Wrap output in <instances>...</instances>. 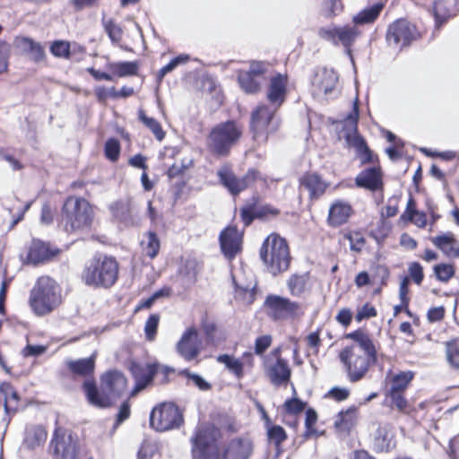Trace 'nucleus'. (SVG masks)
I'll list each match as a JSON object with an SVG mask.
<instances>
[{"label":"nucleus","mask_w":459,"mask_h":459,"mask_svg":"<svg viewBox=\"0 0 459 459\" xmlns=\"http://www.w3.org/2000/svg\"><path fill=\"white\" fill-rule=\"evenodd\" d=\"M352 214V206L348 202L336 200L329 207L327 222L331 227H339L345 224Z\"/></svg>","instance_id":"obj_22"},{"label":"nucleus","mask_w":459,"mask_h":459,"mask_svg":"<svg viewBox=\"0 0 459 459\" xmlns=\"http://www.w3.org/2000/svg\"><path fill=\"white\" fill-rule=\"evenodd\" d=\"M433 12L437 29H439L453 15L444 1L435 2Z\"/></svg>","instance_id":"obj_45"},{"label":"nucleus","mask_w":459,"mask_h":459,"mask_svg":"<svg viewBox=\"0 0 459 459\" xmlns=\"http://www.w3.org/2000/svg\"><path fill=\"white\" fill-rule=\"evenodd\" d=\"M139 119L153 133L157 140H163L165 132L156 119L147 117L143 110L139 111Z\"/></svg>","instance_id":"obj_47"},{"label":"nucleus","mask_w":459,"mask_h":459,"mask_svg":"<svg viewBox=\"0 0 459 459\" xmlns=\"http://www.w3.org/2000/svg\"><path fill=\"white\" fill-rule=\"evenodd\" d=\"M92 217V208L87 200L70 196L63 206L61 225L68 233H80L90 228Z\"/></svg>","instance_id":"obj_5"},{"label":"nucleus","mask_w":459,"mask_h":459,"mask_svg":"<svg viewBox=\"0 0 459 459\" xmlns=\"http://www.w3.org/2000/svg\"><path fill=\"white\" fill-rule=\"evenodd\" d=\"M109 211L117 221L126 225L134 223V207L130 198L115 201L109 205Z\"/></svg>","instance_id":"obj_24"},{"label":"nucleus","mask_w":459,"mask_h":459,"mask_svg":"<svg viewBox=\"0 0 459 459\" xmlns=\"http://www.w3.org/2000/svg\"><path fill=\"white\" fill-rule=\"evenodd\" d=\"M420 37L414 24L405 19H398L388 26L385 39L389 48L401 51Z\"/></svg>","instance_id":"obj_10"},{"label":"nucleus","mask_w":459,"mask_h":459,"mask_svg":"<svg viewBox=\"0 0 459 459\" xmlns=\"http://www.w3.org/2000/svg\"><path fill=\"white\" fill-rule=\"evenodd\" d=\"M96 353L86 359L72 360L68 362V368L74 374L80 376H89L93 373L95 367Z\"/></svg>","instance_id":"obj_34"},{"label":"nucleus","mask_w":459,"mask_h":459,"mask_svg":"<svg viewBox=\"0 0 459 459\" xmlns=\"http://www.w3.org/2000/svg\"><path fill=\"white\" fill-rule=\"evenodd\" d=\"M133 92V88H122L120 91H116L115 88H98L96 95L99 100L105 101L108 99L126 98Z\"/></svg>","instance_id":"obj_41"},{"label":"nucleus","mask_w":459,"mask_h":459,"mask_svg":"<svg viewBox=\"0 0 459 459\" xmlns=\"http://www.w3.org/2000/svg\"><path fill=\"white\" fill-rule=\"evenodd\" d=\"M201 340L195 327L187 328L177 343L178 353L186 360L195 359L201 352Z\"/></svg>","instance_id":"obj_17"},{"label":"nucleus","mask_w":459,"mask_h":459,"mask_svg":"<svg viewBox=\"0 0 459 459\" xmlns=\"http://www.w3.org/2000/svg\"><path fill=\"white\" fill-rule=\"evenodd\" d=\"M344 238H346L350 243V248L354 252H360L365 246L366 240L363 235L358 231H350L344 234Z\"/></svg>","instance_id":"obj_53"},{"label":"nucleus","mask_w":459,"mask_h":459,"mask_svg":"<svg viewBox=\"0 0 459 459\" xmlns=\"http://www.w3.org/2000/svg\"><path fill=\"white\" fill-rule=\"evenodd\" d=\"M414 377L412 371H400L395 374L389 373L387 378L389 379L388 391L405 392L410 383Z\"/></svg>","instance_id":"obj_29"},{"label":"nucleus","mask_w":459,"mask_h":459,"mask_svg":"<svg viewBox=\"0 0 459 459\" xmlns=\"http://www.w3.org/2000/svg\"><path fill=\"white\" fill-rule=\"evenodd\" d=\"M408 270L412 281L417 285H420L424 278L422 266L419 263L414 262L409 265Z\"/></svg>","instance_id":"obj_60"},{"label":"nucleus","mask_w":459,"mask_h":459,"mask_svg":"<svg viewBox=\"0 0 459 459\" xmlns=\"http://www.w3.org/2000/svg\"><path fill=\"white\" fill-rule=\"evenodd\" d=\"M183 423V415L171 403H163L155 406L150 415V425L157 431H168L179 428Z\"/></svg>","instance_id":"obj_11"},{"label":"nucleus","mask_w":459,"mask_h":459,"mask_svg":"<svg viewBox=\"0 0 459 459\" xmlns=\"http://www.w3.org/2000/svg\"><path fill=\"white\" fill-rule=\"evenodd\" d=\"M112 81L117 77L131 76L137 74L138 64L132 61L115 62L107 64Z\"/></svg>","instance_id":"obj_30"},{"label":"nucleus","mask_w":459,"mask_h":459,"mask_svg":"<svg viewBox=\"0 0 459 459\" xmlns=\"http://www.w3.org/2000/svg\"><path fill=\"white\" fill-rule=\"evenodd\" d=\"M70 44L64 40L54 41L50 47V52L56 57L69 58L70 57Z\"/></svg>","instance_id":"obj_54"},{"label":"nucleus","mask_w":459,"mask_h":459,"mask_svg":"<svg viewBox=\"0 0 459 459\" xmlns=\"http://www.w3.org/2000/svg\"><path fill=\"white\" fill-rule=\"evenodd\" d=\"M242 135V127L235 121L230 120L216 125L210 131L206 145L208 150L217 156H227L230 149Z\"/></svg>","instance_id":"obj_7"},{"label":"nucleus","mask_w":459,"mask_h":459,"mask_svg":"<svg viewBox=\"0 0 459 459\" xmlns=\"http://www.w3.org/2000/svg\"><path fill=\"white\" fill-rule=\"evenodd\" d=\"M338 82V75L333 69L326 67L317 68L312 78L314 86H334Z\"/></svg>","instance_id":"obj_32"},{"label":"nucleus","mask_w":459,"mask_h":459,"mask_svg":"<svg viewBox=\"0 0 459 459\" xmlns=\"http://www.w3.org/2000/svg\"><path fill=\"white\" fill-rule=\"evenodd\" d=\"M131 372L135 379V386L132 393L134 395L139 391L144 389L152 382L153 376L156 373V366L151 364H133L131 367Z\"/></svg>","instance_id":"obj_25"},{"label":"nucleus","mask_w":459,"mask_h":459,"mask_svg":"<svg viewBox=\"0 0 459 459\" xmlns=\"http://www.w3.org/2000/svg\"><path fill=\"white\" fill-rule=\"evenodd\" d=\"M118 264L113 257L94 258L85 266L82 279L90 287L109 288L117 279Z\"/></svg>","instance_id":"obj_6"},{"label":"nucleus","mask_w":459,"mask_h":459,"mask_svg":"<svg viewBox=\"0 0 459 459\" xmlns=\"http://www.w3.org/2000/svg\"><path fill=\"white\" fill-rule=\"evenodd\" d=\"M221 431L211 424H202L192 437V454L194 459H218V440Z\"/></svg>","instance_id":"obj_8"},{"label":"nucleus","mask_w":459,"mask_h":459,"mask_svg":"<svg viewBox=\"0 0 459 459\" xmlns=\"http://www.w3.org/2000/svg\"><path fill=\"white\" fill-rule=\"evenodd\" d=\"M58 254V249L52 248L48 243L33 239L28 247L26 261L38 264L48 261Z\"/></svg>","instance_id":"obj_21"},{"label":"nucleus","mask_w":459,"mask_h":459,"mask_svg":"<svg viewBox=\"0 0 459 459\" xmlns=\"http://www.w3.org/2000/svg\"><path fill=\"white\" fill-rule=\"evenodd\" d=\"M285 94V88H270V91L267 94L271 102L269 107L276 108L277 109L283 102Z\"/></svg>","instance_id":"obj_58"},{"label":"nucleus","mask_w":459,"mask_h":459,"mask_svg":"<svg viewBox=\"0 0 459 459\" xmlns=\"http://www.w3.org/2000/svg\"><path fill=\"white\" fill-rule=\"evenodd\" d=\"M260 257L266 271L274 276L286 272L291 260L287 241L274 233L269 235L264 241Z\"/></svg>","instance_id":"obj_4"},{"label":"nucleus","mask_w":459,"mask_h":459,"mask_svg":"<svg viewBox=\"0 0 459 459\" xmlns=\"http://www.w3.org/2000/svg\"><path fill=\"white\" fill-rule=\"evenodd\" d=\"M431 241L447 256L451 253L453 246L455 244V239L452 233L437 236L433 238Z\"/></svg>","instance_id":"obj_49"},{"label":"nucleus","mask_w":459,"mask_h":459,"mask_svg":"<svg viewBox=\"0 0 459 459\" xmlns=\"http://www.w3.org/2000/svg\"><path fill=\"white\" fill-rule=\"evenodd\" d=\"M24 49L28 52L29 57L35 63H40L45 58L43 47L30 39L23 40Z\"/></svg>","instance_id":"obj_42"},{"label":"nucleus","mask_w":459,"mask_h":459,"mask_svg":"<svg viewBox=\"0 0 459 459\" xmlns=\"http://www.w3.org/2000/svg\"><path fill=\"white\" fill-rule=\"evenodd\" d=\"M265 305L270 310V315L274 319L286 318L297 314L299 305L287 298L277 295H269L265 299Z\"/></svg>","instance_id":"obj_20"},{"label":"nucleus","mask_w":459,"mask_h":459,"mask_svg":"<svg viewBox=\"0 0 459 459\" xmlns=\"http://www.w3.org/2000/svg\"><path fill=\"white\" fill-rule=\"evenodd\" d=\"M403 394V392L387 391L386 397L390 400L393 408L405 413L408 412L410 406Z\"/></svg>","instance_id":"obj_46"},{"label":"nucleus","mask_w":459,"mask_h":459,"mask_svg":"<svg viewBox=\"0 0 459 459\" xmlns=\"http://www.w3.org/2000/svg\"><path fill=\"white\" fill-rule=\"evenodd\" d=\"M275 113L276 108L269 105H259L252 111L250 130L257 144L265 143L269 135L279 128L280 123Z\"/></svg>","instance_id":"obj_9"},{"label":"nucleus","mask_w":459,"mask_h":459,"mask_svg":"<svg viewBox=\"0 0 459 459\" xmlns=\"http://www.w3.org/2000/svg\"><path fill=\"white\" fill-rule=\"evenodd\" d=\"M190 59L189 56L188 55H186V54H182V55H179L176 57H174L173 59H171V61L167 64L166 65H164L163 67H161L159 72L157 73V82L158 83L160 82V80L169 73L172 72L177 66H178L179 65H182V64H186V62H188Z\"/></svg>","instance_id":"obj_50"},{"label":"nucleus","mask_w":459,"mask_h":459,"mask_svg":"<svg viewBox=\"0 0 459 459\" xmlns=\"http://www.w3.org/2000/svg\"><path fill=\"white\" fill-rule=\"evenodd\" d=\"M272 341V336L268 334L257 337L255 342V353L263 356L264 352L271 346Z\"/></svg>","instance_id":"obj_59"},{"label":"nucleus","mask_w":459,"mask_h":459,"mask_svg":"<svg viewBox=\"0 0 459 459\" xmlns=\"http://www.w3.org/2000/svg\"><path fill=\"white\" fill-rule=\"evenodd\" d=\"M254 450L255 443L248 434L235 437L225 445L221 459H250Z\"/></svg>","instance_id":"obj_16"},{"label":"nucleus","mask_w":459,"mask_h":459,"mask_svg":"<svg viewBox=\"0 0 459 459\" xmlns=\"http://www.w3.org/2000/svg\"><path fill=\"white\" fill-rule=\"evenodd\" d=\"M354 343L345 347L340 353V359L345 367L351 382L362 379L371 364L377 360L376 347L368 333L358 330L347 335Z\"/></svg>","instance_id":"obj_1"},{"label":"nucleus","mask_w":459,"mask_h":459,"mask_svg":"<svg viewBox=\"0 0 459 459\" xmlns=\"http://www.w3.org/2000/svg\"><path fill=\"white\" fill-rule=\"evenodd\" d=\"M317 421V414L316 411L313 409H308L306 411V420H305V426H306V432L305 437H310L315 435H316V430L315 429L314 426Z\"/></svg>","instance_id":"obj_57"},{"label":"nucleus","mask_w":459,"mask_h":459,"mask_svg":"<svg viewBox=\"0 0 459 459\" xmlns=\"http://www.w3.org/2000/svg\"><path fill=\"white\" fill-rule=\"evenodd\" d=\"M267 436L269 442L273 444L276 450V456L281 453V444L287 438L284 429L278 425H267Z\"/></svg>","instance_id":"obj_40"},{"label":"nucleus","mask_w":459,"mask_h":459,"mask_svg":"<svg viewBox=\"0 0 459 459\" xmlns=\"http://www.w3.org/2000/svg\"><path fill=\"white\" fill-rule=\"evenodd\" d=\"M159 322L160 316L157 314L151 315L147 319L144 325V333L147 340L153 341L155 339Z\"/></svg>","instance_id":"obj_55"},{"label":"nucleus","mask_w":459,"mask_h":459,"mask_svg":"<svg viewBox=\"0 0 459 459\" xmlns=\"http://www.w3.org/2000/svg\"><path fill=\"white\" fill-rule=\"evenodd\" d=\"M217 175L220 182L234 195L250 186L258 177L257 171L249 170L244 177L238 178L228 166H222Z\"/></svg>","instance_id":"obj_15"},{"label":"nucleus","mask_w":459,"mask_h":459,"mask_svg":"<svg viewBox=\"0 0 459 459\" xmlns=\"http://www.w3.org/2000/svg\"><path fill=\"white\" fill-rule=\"evenodd\" d=\"M220 247L224 256L232 260L242 248V234L236 227H227L220 234Z\"/></svg>","instance_id":"obj_19"},{"label":"nucleus","mask_w":459,"mask_h":459,"mask_svg":"<svg viewBox=\"0 0 459 459\" xmlns=\"http://www.w3.org/2000/svg\"><path fill=\"white\" fill-rule=\"evenodd\" d=\"M358 121H359V108H358V93L353 103L352 111L342 121L341 134L344 139H347L349 135H355L358 133Z\"/></svg>","instance_id":"obj_28"},{"label":"nucleus","mask_w":459,"mask_h":459,"mask_svg":"<svg viewBox=\"0 0 459 459\" xmlns=\"http://www.w3.org/2000/svg\"><path fill=\"white\" fill-rule=\"evenodd\" d=\"M1 390L4 394V409L7 413L15 411L18 406L19 396L9 385H3Z\"/></svg>","instance_id":"obj_43"},{"label":"nucleus","mask_w":459,"mask_h":459,"mask_svg":"<svg viewBox=\"0 0 459 459\" xmlns=\"http://www.w3.org/2000/svg\"><path fill=\"white\" fill-rule=\"evenodd\" d=\"M400 219L403 221H411L419 228H425L428 223L426 213L415 209V203L411 197L408 200L406 210Z\"/></svg>","instance_id":"obj_31"},{"label":"nucleus","mask_w":459,"mask_h":459,"mask_svg":"<svg viewBox=\"0 0 459 459\" xmlns=\"http://www.w3.org/2000/svg\"><path fill=\"white\" fill-rule=\"evenodd\" d=\"M281 347H277L268 355L263 356L264 371L275 385L288 383L291 375L288 361L281 358Z\"/></svg>","instance_id":"obj_12"},{"label":"nucleus","mask_w":459,"mask_h":459,"mask_svg":"<svg viewBox=\"0 0 459 459\" xmlns=\"http://www.w3.org/2000/svg\"><path fill=\"white\" fill-rule=\"evenodd\" d=\"M179 273L184 276L187 281H194L196 275L195 263L194 261H186L184 267L179 270Z\"/></svg>","instance_id":"obj_62"},{"label":"nucleus","mask_w":459,"mask_h":459,"mask_svg":"<svg viewBox=\"0 0 459 459\" xmlns=\"http://www.w3.org/2000/svg\"><path fill=\"white\" fill-rule=\"evenodd\" d=\"M47 439V432L41 426H30L26 429L24 444L30 448L42 445Z\"/></svg>","instance_id":"obj_36"},{"label":"nucleus","mask_w":459,"mask_h":459,"mask_svg":"<svg viewBox=\"0 0 459 459\" xmlns=\"http://www.w3.org/2000/svg\"><path fill=\"white\" fill-rule=\"evenodd\" d=\"M62 303V290L58 283L48 276L39 277L30 292L29 305L38 316H44Z\"/></svg>","instance_id":"obj_3"},{"label":"nucleus","mask_w":459,"mask_h":459,"mask_svg":"<svg viewBox=\"0 0 459 459\" xmlns=\"http://www.w3.org/2000/svg\"><path fill=\"white\" fill-rule=\"evenodd\" d=\"M350 395V391L347 388L344 387H333L327 394L325 395L328 398H332L337 402L344 401L346 400Z\"/></svg>","instance_id":"obj_63"},{"label":"nucleus","mask_w":459,"mask_h":459,"mask_svg":"<svg viewBox=\"0 0 459 459\" xmlns=\"http://www.w3.org/2000/svg\"><path fill=\"white\" fill-rule=\"evenodd\" d=\"M119 154H120L119 142L115 138L108 139L105 143L106 157L111 161H116L119 158Z\"/></svg>","instance_id":"obj_56"},{"label":"nucleus","mask_w":459,"mask_h":459,"mask_svg":"<svg viewBox=\"0 0 459 459\" xmlns=\"http://www.w3.org/2000/svg\"><path fill=\"white\" fill-rule=\"evenodd\" d=\"M318 35L334 45H342L346 48L347 53L351 56L350 48L359 37L360 31L355 25L342 27L329 26L321 28L318 30Z\"/></svg>","instance_id":"obj_13"},{"label":"nucleus","mask_w":459,"mask_h":459,"mask_svg":"<svg viewBox=\"0 0 459 459\" xmlns=\"http://www.w3.org/2000/svg\"><path fill=\"white\" fill-rule=\"evenodd\" d=\"M273 69V65L267 61L252 60L248 70L238 72V80L240 86H257L258 79L265 78Z\"/></svg>","instance_id":"obj_18"},{"label":"nucleus","mask_w":459,"mask_h":459,"mask_svg":"<svg viewBox=\"0 0 459 459\" xmlns=\"http://www.w3.org/2000/svg\"><path fill=\"white\" fill-rule=\"evenodd\" d=\"M127 381L125 376L117 370L108 371L101 377V392L94 382L86 380L83 390L89 403L100 408L108 407L126 390Z\"/></svg>","instance_id":"obj_2"},{"label":"nucleus","mask_w":459,"mask_h":459,"mask_svg":"<svg viewBox=\"0 0 459 459\" xmlns=\"http://www.w3.org/2000/svg\"><path fill=\"white\" fill-rule=\"evenodd\" d=\"M306 283V275L294 274L288 280L289 290L294 296H299L305 290Z\"/></svg>","instance_id":"obj_51"},{"label":"nucleus","mask_w":459,"mask_h":459,"mask_svg":"<svg viewBox=\"0 0 459 459\" xmlns=\"http://www.w3.org/2000/svg\"><path fill=\"white\" fill-rule=\"evenodd\" d=\"M102 25L108 35V38L113 43H117L121 40L123 36V30L118 26L113 19H107L105 17L102 18Z\"/></svg>","instance_id":"obj_48"},{"label":"nucleus","mask_w":459,"mask_h":459,"mask_svg":"<svg viewBox=\"0 0 459 459\" xmlns=\"http://www.w3.org/2000/svg\"><path fill=\"white\" fill-rule=\"evenodd\" d=\"M54 459H77L78 440L71 432L58 429L51 441Z\"/></svg>","instance_id":"obj_14"},{"label":"nucleus","mask_w":459,"mask_h":459,"mask_svg":"<svg viewBox=\"0 0 459 459\" xmlns=\"http://www.w3.org/2000/svg\"><path fill=\"white\" fill-rule=\"evenodd\" d=\"M455 273V267L450 264H438L434 266V273L437 279L442 282H447Z\"/></svg>","instance_id":"obj_52"},{"label":"nucleus","mask_w":459,"mask_h":459,"mask_svg":"<svg viewBox=\"0 0 459 459\" xmlns=\"http://www.w3.org/2000/svg\"><path fill=\"white\" fill-rule=\"evenodd\" d=\"M446 358L452 368L459 370V343L457 341L446 342Z\"/></svg>","instance_id":"obj_44"},{"label":"nucleus","mask_w":459,"mask_h":459,"mask_svg":"<svg viewBox=\"0 0 459 459\" xmlns=\"http://www.w3.org/2000/svg\"><path fill=\"white\" fill-rule=\"evenodd\" d=\"M142 251L144 255L151 259L155 258L160 251V243L156 233L152 231L146 232L141 241Z\"/></svg>","instance_id":"obj_35"},{"label":"nucleus","mask_w":459,"mask_h":459,"mask_svg":"<svg viewBox=\"0 0 459 459\" xmlns=\"http://www.w3.org/2000/svg\"><path fill=\"white\" fill-rule=\"evenodd\" d=\"M393 433L388 426H381L375 436V446L379 451H386L392 446Z\"/></svg>","instance_id":"obj_39"},{"label":"nucleus","mask_w":459,"mask_h":459,"mask_svg":"<svg viewBox=\"0 0 459 459\" xmlns=\"http://www.w3.org/2000/svg\"><path fill=\"white\" fill-rule=\"evenodd\" d=\"M356 415L357 410L354 407L340 411L334 420L335 429L338 431L349 430L355 422Z\"/></svg>","instance_id":"obj_37"},{"label":"nucleus","mask_w":459,"mask_h":459,"mask_svg":"<svg viewBox=\"0 0 459 459\" xmlns=\"http://www.w3.org/2000/svg\"><path fill=\"white\" fill-rule=\"evenodd\" d=\"M345 141L349 147L355 149L357 156L360 159L362 163H368L373 160V153L360 134L349 135Z\"/></svg>","instance_id":"obj_27"},{"label":"nucleus","mask_w":459,"mask_h":459,"mask_svg":"<svg viewBox=\"0 0 459 459\" xmlns=\"http://www.w3.org/2000/svg\"><path fill=\"white\" fill-rule=\"evenodd\" d=\"M356 185L371 191L382 187V175L379 169L371 168L361 171L355 179Z\"/></svg>","instance_id":"obj_26"},{"label":"nucleus","mask_w":459,"mask_h":459,"mask_svg":"<svg viewBox=\"0 0 459 459\" xmlns=\"http://www.w3.org/2000/svg\"><path fill=\"white\" fill-rule=\"evenodd\" d=\"M284 407L288 412L295 414L301 412L304 410L305 403L300 400L294 398L287 400L284 403Z\"/></svg>","instance_id":"obj_64"},{"label":"nucleus","mask_w":459,"mask_h":459,"mask_svg":"<svg viewBox=\"0 0 459 459\" xmlns=\"http://www.w3.org/2000/svg\"><path fill=\"white\" fill-rule=\"evenodd\" d=\"M383 4H375L367 7L353 16L354 25H364L374 22L383 10Z\"/></svg>","instance_id":"obj_33"},{"label":"nucleus","mask_w":459,"mask_h":459,"mask_svg":"<svg viewBox=\"0 0 459 459\" xmlns=\"http://www.w3.org/2000/svg\"><path fill=\"white\" fill-rule=\"evenodd\" d=\"M217 361L224 364L228 370L233 373L237 378L240 379L244 376V362H241L240 359L222 354L217 357Z\"/></svg>","instance_id":"obj_38"},{"label":"nucleus","mask_w":459,"mask_h":459,"mask_svg":"<svg viewBox=\"0 0 459 459\" xmlns=\"http://www.w3.org/2000/svg\"><path fill=\"white\" fill-rule=\"evenodd\" d=\"M377 316L376 308L368 303L364 304L361 307L358 309L356 314V320L360 322L364 319H368Z\"/></svg>","instance_id":"obj_61"},{"label":"nucleus","mask_w":459,"mask_h":459,"mask_svg":"<svg viewBox=\"0 0 459 459\" xmlns=\"http://www.w3.org/2000/svg\"><path fill=\"white\" fill-rule=\"evenodd\" d=\"M299 186L309 193L310 199L319 198L328 187V184L316 173H307L299 178Z\"/></svg>","instance_id":"obj_23"}]
</instances>
